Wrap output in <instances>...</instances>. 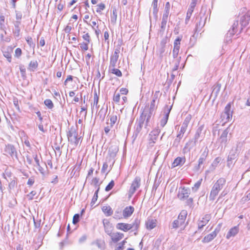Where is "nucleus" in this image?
Returning a JSON list of instances; mask_svg holds the SVG:
<instances>
[{"label": "nucleus", "mask_w": 250, "mask_h": 250, "mask_svg": "<svg viewBox=\"0 0 250 250\" xmlns=\"http://www.w3.org/2000/svg\"><path fill=\"white\" fill-rule=\"evenodd\" d=\"M108 167V164L107 163L104 162L103 164V167L102 168L101 172L102 173H105L106 172L107 168Z\"/></svg>", "instance_id": "64"}, {"label": "nucleus", "mask_w": 250, "mask_h": 250, "mask_svg": "<svg viewBox=\"0 0 250 250\" xmlns=\"http://www.w3.org/2000/svg\"><path fill=\"white\" fill-rule=\"evenodd\" d=\"M140 220L138 218H136L132 224H130L132 227L131 229H132L134 230H137L138 229L140 226Z\"/></svg>", "instance_id": "33"}, {"label": "nucleus", "mask_w": 250, "mask_h": 250, "mask_svg": "<svg viewBox=\"0 0 250 250\" xmlns=\"http://www.w3.org/2000/svg\"><path fill=\"white\" fill-rule=\"evenodd\" d=\"M239 23L238 21H236L232 25V27L229 30L227 34V39L229 38L228 40H230L231 37L235 34L237 33L238 31Z\"/></svg>", "instance_id": "10"}, {"label": "nucleus", "mask_w": 250, "mask_h": 250, "mask_svg": "<svg viewBox=\"0 0 250 250\" xmlns=\"http://www.w3.org/2000/svg\"><path fill=\"white\" fill-rule=\"evenodd\" d=\"M38 66V63L37 61H32L30 62L28 69L30 71H34Z\"/></svg>", "instance_id": "34"}, {"label": "nucleus", "mask_w": 250, "mask_h": 250, "mask_svg": "<svg viewBox=\"0 0 250 250\" xmlns=\"http://www.w3.org/2000/svg\"><path fill=\"white\" fill-rule=\"evenodd\" d=\"M120 50L119 49H116L113 54L110 57L109 68L111 67H115L116 63L119 58V53Z\"/></svg>", "instance_id": "12"}, {"label": "nucleus", "mask_w": 250, "mask_h": 250, "mask_svg": "<svg viewBox=\"0 0 250 250\" xmlns=\"http://www.w3.org/2000/svg\"><path fill=\"white\" fill-rule=\"evenodd\" d=\"M105 231L109 235L111 234L112 228L113 227L111 224L107 219H104L103 221Z\"/></svg>", "instance_id": "19"}, {"label": "nucleus", "mask_w": 250, "mask_h": 250, "mask_svg": "<svg viewBox=\"0 0 250 250\" xmlns=\"http://www.w3.org/2000/svg\"><path fill=\"white\" fill-rule=\"evenodd\" d=\"M17 185V182L15 180H12L9 184V188L10 189H13Z\"/></svg>", "instance_id": "60"}, {"label": "nucleus", "mask_w": 250, "mask_h": 250, "mask_svg": "<svg viewBox=\"0 0 250 250\" xmlns=\"http://www.w3.org/2000/svg\"><path fill=\"white\" fill-rule=\"evenodd\" d=\"M15 14H16V21H18L19 22H21V19L22 18V13L21 12L16 10L15 11Z\"/></svg>", "instance_id": "48"}, {"label": "nucleus", "mask_w": 250, "mask_h": 250, "mask_svg": "<svg viewBox=\"0 0 250 250\" xmlns=\"http://www.w3.org/2000/svg\"><path fill=\"white\" fill-rule=\"evenodd\" d=\"M22 54V51L21 49L20 48H17L15 51V57L16 58H19Z\"/></svg>", "instance_id": "56"}, {"label": "nucleus", "mask_w": 250, "mask_h": 250, "mask_svg": "<svg viewBox=\"0 0 250 250\" xmlns=\"http://www.w3.org/2000/svg\"><path fill=\"white\" fill-rule=\"evenodd\" d=\"M13 23L14 25V28L13 29V35L15 38H19L21 33L20 25L21 24V22L13 21Z\"/></svg>", "instance_id": "13"}, {"label": "nucleus", "mask_w": 250, "mask_h": 250, "mask_svg": "<svg viewBox=\"0 0 250 250\" xmlns=\"http://www.w3.org/2000/svg\"><path fill=\"white\" fill-rule=\"evenodd\" d=\"M36 194L35 191H32L29 194L27 195V197L29 200L33 199V197Z\"/></svg>", "instance_id": "61"}, {"label": "nucleus", "mask_w": 250, "mask_h": 250, "mask_svg": "<svg viewBox=\"0 0 250 250\" xmlns=\"http://www.w3.org/2000/svg\"><path fill=\"white\" fill-rule=\"evenodd\" d=\"M183 227L185 228L184 224L180 222L179 220H175L170 225L169 228L176 229L179 227Z\"/></svg>", "instance_id": "25"}, {"label": "nucleus", "mask_w": 250, "mask_h": 250, "mask_svg": "<svg viewBox=\"0 0 250 250\" xmlns=\"http://www.w3.org/2000/svg\"><path fill=\"white\" fill-rule=\"evenodd\" d=\"M131 227L130 224L127 223H119L116 225V228L124 231H127L131 229Z\"/></svg>", "instance_id": "17"}, {"label": "nucleus", "mask_w": 250, "mask_h": 250, "mask_svg": "<svg viewBox=\"0 0 250 250\" xmlns=\"http://www.w3.org/2000/svg\"><path fill=\"white\" fill-rule=\"evenodd\" d=\"M67 136L69 142L73 145L74 146L78 145L80 137L78 136V133L75 127L71 126L68 128V131L67 132Z\"/></svg>", "instance_id": "2"}, {"label": "nucleus", "mask_w": 250, "mask_h": 250, "mask_svg": "<svg viewBox=\"0 0 250 250\" xmlns=\"http://www.w3.org/2000/svg\"><path fill=\"white\" fill-rule=\"evenodd\" d=\"M12 50L11 48L8 49L7 50H4L3 51V56L7 58V61L10 62H11V53Z\"/></svg>", "instance_id": "31"}, {"label": "nucleus", "mask_w": 250, "mask_h": 250, "mask_svg": "<svg viewBox=\"0 0 250 250\" xmlns=\"http://www.w3.org/2000/svg\"><path fill=\"white\" fill-rule=\"evenodd\" d=\"M44 104L49 109H52L54 107V104L50 99H46L44 101Z\"/></svg>", "instance_id": "47"}, {"label": "nucleus", "mask_w": 250, "mask_h": 250, "mask_svg": "<svg viewBox=\"0 0 250 250\" xmlns=\"http://www.w3.org/2000/svg\"><path fill=\"white\" fill-rule=\"evenodd\" d=\"M5 154L9 155L13 158H17V153L16 148L12 145H6L4 148Z\"/></svg>", "instance_id": "6"}, {"label": "nucleus", "mask_w": 250, "mask_h": 250, "mask_svg": "<svg viewBox=\"0 0 250 250\" xmlns=\"http://www.w3.org/2000/svg\"><path fill=\"white\" fill-rule=\"evenodd\" d=\"M33 157H34V159L35 160V161L36 162V165L37 166H38L39 167V170L42 172V171H41V167L40 165V163H39V158H38V156H37V154H35L34 155H33Z\"/></svg>", "instance_id": "58"}, {"label": "nucleus", "mask_w": 250, "mask_h": 250, "mask_svg": "<svg viewBox=\"0 0 250 250\" xmlns=\"http://www.w3.org/2000/svg\"><path fill=\"white\" fill-rule=\"evenodd\" d=\"M114 186V181L113 180H111L110 183L107 185V186L105 187V190L106 191H109Z\"/></svg>", "instance_id": "53"}, {"label": "nucleus", "mask_w": 250, "mask_h": 250, "mask_svg": "<svg viewBox=\"0 0 250 250\" xmlns=\"http://www.w3.org/2000/svg\"><path fill=\"white\" fill-rule=\"evenodd\" d=\"M110 69V72L116 75L118 77H121L122 76V73L121 71L117 68H115V67H111Z\"/></svg>", "instance_id": "39"}, {"label": "nucleus", "mask_w": 250, "mask_h": 250, "mask_svg": "<svg viewBox=\"0 0 250 250\" xmlns=\"http://www.w3.org/2000/svg\"><path fill=\"white\" fill-rule=\"evenodd\" d=\"M158 0H153L152 4V6L153 7V13L155 15L157 14L158 11L157 5Z\"/></svg>", "instance_id": "40"}, {"label": "nucleus", "mask_w": 250, "mask_h": 250, "mask_svg": "<svg viewBox=\"0 0 250 250\" xmlns=\"http://www.w3.org/2000/svg\"><path fill=\"white\" fill-rule=\"evenodd\" d=\"M237 155H236V150H233L232 149L228 156V160L229 162H230L231 161L234 160L236 158Z\"/></svg>", "instance_id": "35"}, {"label": "nucleus", "mask_w": 250, "mask_h": 250, "mask_svg": "<svg viewBox=\"0 0 250 250\" xmlns=\"http://www.w3.org/2000/svg\"><path fill=\"white\" fill-rule=\"evenodd\" d=\"M156 108L155 102L154 100H152L150 106H146L144 109L152 115Z\"/></svg>", "instance_id": "22"}, {"label": "nucleus", "mask_w": 250, "mask_h": 250, "mask_svg": "<svg viewBox=\"0 0 250 250\" xmlns=\"http://www.w3.org/2000/svg\"><path fill=\"white\" fill-rule=\"evenodd\" d=\"M80 219V215L79 214H75L73 218V223L74 224H76L79 222Z\"/></svg>", "instance_id": "59"}, {"label": "nucleus", "mask_w": 250, "mask_h": 250, "mask_svg": "<svg viewBox=\"0 0 250 250\" xmlns=\"http://www.w3.org/2000/svg\"><path fill=\"white\" fill-rule=\"evenodd\" d=\"M226 184V180L224 178H220L214 184L210 191L209 199L214 200L218 194L219 191L223 189Z\"/></svg>", "instance_id": "1"}, {"label": "nucleus", "mask_w": 250, "mask_h": 250, "mask_svg": "<svg viewBox=\"0 0 250 250\" xmlns=\"http://www.w3.org/2000/svg\"><path fill=\"white\" fill-rule=\"evenodd\" d=\"M146 228L152 229L156 226V220L153 219H148L146 223Z\"/></svg>", "instance_id": "21"}, {"label": "nucleus", "mask_w": 250, "mask_h": 250, "mask_svg": "<svg viewBox=\"0 0 250 250\" xmlns=\"http://www.w3.org/2000/svg\"><path fill=\"white\" fill-rule=\"evenodd\" d=\"M98 102H99V97L97 95V92H95L94 94L93 103V104L92 105V113H93V112L94 106H95L97 109L99 107V105H98Z\"/></svg>", "instance_id": "30"}, {"label": "nucleus", "mask_w": 250, "mask_h": 250, "mask_svg": "<svg viewBox=\"0 0 250 250\" xmlns=\"http://www.w3.org/2000/svg\"><path fill=\"white\" fill-rule=\"evenodd\" d=\"M117 14L116 9H114L113 10L112 15H111V21L113 23H115L117 20Z\"/></svg>", "instance_id": "52"}, {"label": "nucleus", "mask_w": 250, "mask_h": 250, "mask_svg": "<svg viewBox=\"0 0 250 250\" xmlns=\"http://www.w3.org/2000/svg\"><path fill=\"white\" fill-rule=\"evenodd\" d=\"M141 186V178L139 177H136L133 180L130 189L129 190V195L132 196L135 192L140 188Z\"/></svg>", "instance_id": "5"}, {"label": "nucleus", "mask_w": 250, "mask_h": 250, "mask_svg": "<svg viewBox=\"0 0 250 250\" xmlns=\"http://www.w3.org/2000/svg\"><path fill=\"white\" fill-rule=\"evenodd\" d=\"M187 216V211L185 210H183L181 211L178 215L177 220H179L182 223L185 224V220Z\"/></svg>", "instance_id": "27"}, {"label": "nucleus", "mask_w": 250, "mask_h": 250, "mask_svg": "<svg viewBox=\"0 0 250 250\" xmlns=\"http://www.w3.org/2000/svg\"><path fill=\"white\" fill-rule=\"evenodd\" d=\"M171 107L172 106L169 107L168 105H166L165 107L164 116L160 121V125L162 127H164L167 122L169 114L171 109Z\"/></svg>", "instance_id": "11"}, {"label": "nucleus", "mask_w": 250, "mask_h": 250, "mask_svg": "<svg viewBox=\"0 0 250 250\" xmlns=\"http://www.w3.org/2000/svg\"><path fill=\"white\" fill-rule=\"evenodd\" d=\"M167 20H162V21L161 23V29L160 30V32L163 33L166 29V26L167 25Z\"/></svg>", "instance_id": "50"}, {"label": "nucleus", "mask_w": 250, "mask_h": 250, "mask_svg": "<svg viewBox=\"0 0 250 250\" xmlns=\"http://www.w3.org/2000/svg\"><path fill=\"white\" fill-rule=\"evenodd\" d=\"M97 7L96 12L100 14H102V11L104 10L105 8V5L104 3H101L98 4Z\"/></svg>", "instance_id": "37"}, {"label": "nucleus", "mask_w": 250, "mask_h": 250, "mask_svg": "<svg viewBox=\"0 0 250 250\" xmlns=\"http://www.w3.org/2000/svg\"><path fill=\"white\" fill-rule=\"evenodd\" d=\"M185 162V158L178 157L176 158L172 164V167H175L179 165H182Z\"/></svg>", "instance_id": "24"}, {"label": "nucleus", "mask_w": 250, "mask_h": 250, "mask_svg": "<svg viewBox=\"0 0 250 250\" xmlns=\"http://www.w3.org/2000/svg\"><path fill=\"white\" fill-rule=\"evenodd\" d=\"M202 181V179H200L199 180H198L194 185V187L192 188V189L195 190H197L200 187L201 183Z\"/></svg>", "instance_id": "57"}, {"label": "nucleus", "mask_w": 250, "mask_h": 250, "mask_svg": "<svg viewBox=\"0 0 250 250\" xmlns=\"http://www.w3.org/2000/svg\"><path fill=\"white\" fill-rule=\"evenodd\" d=\"M124 234L120 232L113 233L111 235L112 240L114 242H117L123 238Z\"/></svg>", "instance_id": "26"}, {"label": "nucleus", "mask_w": 250, "mask_h": 250, "mask_svg": "<svg viewBox=\"0 0 250 250\" xmlns=\"http://www.w3.org/2000/svg\"><path fill=\"white\" fill-rule=\"evenodd\" d=\"M117 121V116L116 114H112L110 116V122L111 126H113Z\"/></svg>", "instance_id": "49"}, {"label": "nucleus", "mask_w": 250, "mask_h": 250, "mask_svg": "<svg viewBox=\"0 0 250 250\" xmlns=\"http://www.w3.org/2000/svg\"><path fill=\"white\" fill-rule=\"evenodd\" d=\"M220 84L217 83L216 84L214 85L213 87L211 96L214 95L215 97H216L220 90Z\"/></svg>", "instance_id": "32"}, {"label": "nucleus", "mask_w": 250, "mask_h": 250, "mask_svg": "<svg viewBox=\"0 0 250 250\" xmlns=\"http://www.w3.org/2000/svg\"><path fill=\"white\" fill-rule=\"evenodd\" d=\"M26 41L28 44L31 47L34 48L35 46V44L32 38L31 37L28 36L25 39Z\"/></svg>", "instance_id": "46"}, {"label": "nucleus", "mask_w": 250, "mask_h": 250, "mask_svg": "<svg viewBox=\"0 0 250 250\" xmlns=\"http://www.w3.org/2000/svg\"><path fill=\"white\" fill-rule=\"evenodd\" d=\"M113 218L117 220H120L124 218L123 211L121 208H118L115 211Z\"/></svg>", "instance_id": "28"}, {"label": "nucleus", "mask_w": 250, "mask_h": 250, "mask_svg": "<svg viewBox=\"0 0 250 250\" xmlns=\"http://www.w3.org/2000/svg\"><path fill=\"white\" fill-rule=\"evenodd\" d=\"M219 133L220 134L219 138L217 139V143L219 144V146L223 147L226 146L228 142V135L229 131L228 128L222 130L221 131H219Z\"/></svg>", "instance_id": "4"}, {"label": "nucleus", "mask_w": 250, "mask_h": 250, "mask_svg": "<svg viewBox=\"0 0 250 250\" xmlns=\"http://www.w3.org/2000/svg\"><path fill=\"white\" fill-rule=\"evenodd\" d=\"M187 128L182 126L181 127L180 130L178 131L177 135V137L182 138L184 136V134L187 130Z\"/></svg>", "instance_id": "41"}, {"label": "nucleus", "mask_w": 250, "mask_h": 250, "mask_svg": "<svg viewBox=\"0 0 250 250\" xmlns=\"http://www.w3.org/2000/svg\"><path fill=\"white\" fill-rule=\"evenodd\" d=\"M221 158L219 157H217L213 161V163L211 164V167H212V170H214L215 167L217 166L219 162H220Z\"/></svg>", "instance_id": "51"}, {"label": "nucleus", "mask_w": 250, "mask_h": 250, "mask_svg": "<svg viewBox=\"0 0 250 250\" xmlns=\"http://www.w3.org/2000/svg\"><path fill=\"white\" fill-rule=\"evenodd\" d=\"M191 118H192L191 115L190 114H188L185 118L182 125L184 126L185 127L187 128L188 124L191 119Z\"/></svg>", "instance_id": "36"}, {"label": "nucleus", "mask_w": 250, "mask_h": 250, "mask_svg": "<svg viewBox=\"0 0 250 250\" xmlns=\"http://www.w3.org/2000/svg\"><path fill=\"white\" fill-rule=\"evenodd\" d=\"M211 218L210 215L209 214H206L202 219V220H200L198 222V229H201L206 226Z\"/></svg>", "instance_id": "15"}, {"label": "nucleus", "mask_w": 250, "mask_h": 250, "mask_svg": "<svg viewBox=\"0 0 250 250\" xmlns=\"http://www.w3.org/2000/svg\"><path fill=\"white\" fill-rule=\"evenodd\" d=\"M134 211V208L132 206L126 207L123 210L124 218H127L131 216Z\"/></svg>", "instance_id": "16"}, {"label": "nucleus", "mask_w": 250, "mask_h": 250, "mask_svg": "<svg viewBox=\"0 0 250 250\" xmlns=\"http://www.w3.org/2000/svg\"><path fill=\"white\" fill-rule=\"evenodd\" d=\"M99 189H100V188L98 187L97 190L95 191V193H94V195L92 199V200H91V203H90V205H91V207H93V206H94V205L95 204L97 200V199H98V192L99 191Z\"/></svg>", "instance_id": "38"}, {"label": "nucleus", "mask_w": 250, "mask_h": 250, "mask_svg": "<svg viewBox=\"0 0 250 250\" xmlns=\"http://www.w3.org/2000/svg\"><path fill=\"white\" fill-rule=\"evenodd\" d=\"M250 21V12H247L245 15L242 17L241 19V24L242 27L241 28L239 33H240L243 29V27L247 26Z\"/></svg>", "instance_id": "14"}, {"label": "nucleus", "mask_w": 250, "mask_h": 250, "mask_svg": "<svg viewBox=\"0 0 250 250\" xmlns=\"http://www.w3.org/2000/svg\"><path fill=\"white\" fill-rule=\"evenodd\" d=\"M102 210L107 216H111L113 213V210L110 206H104Z\"/></svg>", "instance_id": "29"}, {"label": "nucleus", "mask_w": 250, "mask_h": 250, "mask_svg": "<svg viewBox=\"0 0 250 250\" xmlns=\"http://www.w3.org/2000/svg\"><path fill=\"white\" fill-rule=\"evenodd\" d=\"M144 125V124L141 123L137 122V123L136 125V129H135V134L136 136H137L138 134L140 132V131H141V130L143 128Z\"/></svg>", "instance_id": "42"}, {"label": "nucleus", "mask_w": 250, "mask_h": 250, "mask_svg": "<svg viewBox=\"0 0 250 250\" xmlns=\"http://www.w3.org/2000/svg\"><path fill=\"white\" fill-rule=\"evenodd\" d=\"M105 114L106 111L104 110L103 108H102L98 114V116L99 117L100 119L104 120L105 116Z\"/></svg>", "instance_id": "45"}, {"label": "nucleus", "mask_w": 250, "mask_h": 250, "mask_svg": "<svg viewBox=\"0 0 250 250\" xmlns=\"http://www.w3.org/2000/svg\"><path fill=\"white\" fill-rule=\"evenodd\" d=\"M113 101L116 104H120V94L119 93H117L116 91L115 92L113 97Z\"/></svg>", "instance_id": "43"}, {"label": "nucleus", "mask_w": 250, "mask_h": 250, "mask_svg": "<svg viewBox=\"0 0 250 250\" xmlns=\"http://www.w3.org/2000/svg\"><path fill=\"white\" fill-rule=\"evenodd\" d=\"M160 132V130L159 128H156L151 132L150 134V140H151L153 143H155V141L157 140Z\"/></svg>", "instance_id": "23"}, {"label": "nucleus", "mask_w": 250, "mask_h": 250, "mask_svg": "<svg viewBox=\"0 0 250 250\" xmlns=\"http://www.w3.org/2000/svg\"><path fill=\"white\" fill-rule=\"evenodd\" d=\"M208 155V150L206 148L202 153L198 160V165L195 167L196 171L199 170L202 168V165L205 162L206 158Z\"/></svg>", "instance_id": "8"}, {"label": "nucleus", "mask_w": 250, "mask_h": 250, "mask_svg": "<svg viewBox=\"0 0 250 250\" xmlns=\"http://www.w3.org/2000/svg\"><path fill=\"white\" fill-rule=\"evenodd\" d=\"M217 235V233L215 230L212 231L210 234L205 236L202 240L203 243H208L212 240Z\"/></svg>", "instance_id": "20"}, {"label": "nucleus", "mask_w": 250, "mask_h": 250, "mask_svg": "<svg viewBox=\"0 0 250 250\" xmlns=\"http://www.w3.org/2000/svg\"><path fill=\"white\" fill-rule=\"evenodd\" d=\"M105 162L107 163V164H109L111 166L113 165V164L115 162V160H114V158H113L108 156H107Z\"/></svg>", "instance_id": "54"}, {"label": "nucleus", "mask_w": 250, "mask_h": 250, "mask_svg": "<svg viewBox=\"0 0 250 250\" xmlns=\"http://www.w3.org/2000/svg\"><path fill=\"white\" fill-rule=\"evenodd\" d=\"M239 232V228L235 226L230 229L226 235V238L229 239L231 237L235 236Z\"/></svg>", "instance_id": "18"}, {"label": "nucleus", "mask_w": 250, "mask_h": 250, "mask_svg": "<svg viewBox=\"0 0 250 250\" xmlns=\"http://www.w3.org/2000/svg\"><path fill=\"white\" fill-rule=\"evenodd\" d=\"M190 194V190L185 188H180L177 194L178 198L181 200H184L187 199Z\"/></svg>", "instance_id": "9"}, {"label": "nucleus", "mask_w": 250, "mask_h": 250, "mask_svg": "<svg viewBox=\"0 0 250 250\" xmlns=\"http://www.w3.org/2000/svg\"><path fill=\"white\" fill-rule=\"evenodd\" d=\"M231 103H228L226 106L224 112L221 114L222 121L227 123L232 118V111L231 110Z\"/></svg>", "instance_id": "3"}, {"label": "nucleus", "mask_w": 250, "mask_h": 250, "mask_svg": "<svg viewBox=\"0 0 250 250\" xmlns=\"http://www.w3.org/2000/svg\"><path fill=\"white\" fill-rule=\"evenodd\" d=\"M88 42H82L80 43L79 45H80V47L82 50H87L88 49Z\"/></svg>", "instance_id": "55"}, {"label": "nucleus", "mask_w": 250, "mask_h": 250, "mask_svg": "<svg viewBox=\"0 0 250 250\" xmlns=\"http://www.w3.org/2000/svg\"><path fill=\"white\" fill-rule=\"evenodd\" d=\"M181 139L182 138H178L177 137V136H176V138L174 140L173 142V146L175 147H177L179 146L180 142Z\"/></svg>", "instance_id": "63"}, {"label": "nucleus", "mask_w": 250, "mask_h": 250, "mask_svg": "<svg viewBox=\"0 0 250 250\" xmlns=\"http://www.w3.org/2000/svg\"><path fill=\"white\" fill-rule=\"evenodd\" d=\"M118 149L116 148H115L114 150H111V148H109L108 151V155L107 156L115 158V157L116 156V153L117 152Z\"/></svg>", "instance_id": "44"}, {"label": "nucleus", "mask_w": 250, "mask_h": 250, "mask_svg": "<svg viewBox=\"0 0 250 250\" xmlns=\"http://www.w3.org/2000/svg\"><path fill=\"white\" fill-rule=\"evenodd\" d=\"M151 116L152 115L148 113L147 111L144 109L138 120V122L144 124L145 121H146V125H147Z\"/></svg>", "instance_id": "7"}, {"label": "nucleus", "mask_w": 250, "mask_h": 250, "mask_svg": "<svg viewBox=\"0 0 250 250\" xmlns=\"http://www.w3.org/2000/svg\"><path fill=\"white\" fill-rule=\"evenodd\" d=\"M4 20L5 17L4 16H0V28L3 29L4 27Z\"/></svg>", "instance_id": "62"}]
</instances>
